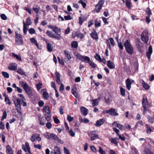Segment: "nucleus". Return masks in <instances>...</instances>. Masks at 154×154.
I'll use <instances>...</instances> for the list:
<instances>
[{
    "label": "nucleus",
    "mask_w": 154,
    "mask_h": 154,
    "mask_svg": "<svg viewBox=\"0 0 154 154\" xmlns=\"http://www.w3.org/2000/svg\"><path fill=\"white\" fill-rule=\"evenodd\" d=\"M71 46L72 48H77L78 46V43L76 41H74L72 42Z\"/></svg>",
    "instance_id": "c756f323"
},
{
    "label": "nucleus",
    "mask_w": 154,
    "mask_h": 154,
    "mask_svg": "<svg viewBox=\"0 0 154 154\" xmlns=\"http://www.w3.org/2000/svg\"><path fill=\"white\" fill-rule=\"evenodd\" d=\"M46 48L48 51L50 52L53 51V45L51 43H47Z\"/></svg>",
    "instance_id": "412c9836"
},
{
    "label": "nucleus",
    "mask_w": 154,
    "mask_h": 154,
    "mask_svg": "<svg viewBox=\"0 0 154 154\" xmlns=\"http://www.w3.org/2000/svg\"><path fill=\"white\" fill-rule=\"evenodd\" d=\"M105 120L104 118H102L96 121L95 125L96 127H100L103 125L105 123Z\"/></svg>",
    "instance_id": "f8f14e48"
},
{
    "label": "nucleus",
    "mask_w": 154,
    "mask_h": 154,
    "mask_svg": "<svg viewBox=\"0 0 154 154\" xmlns=\"http://www.w3.org/2000/svg\"><path fill=\"white\" fill-rule=\"evenodd\" d=\"M94 25L96 27H98L100 26H101V23L100 22L97 23V20H95Z\"/></svg>",
    "instance_id": "0e129e2a"
},
{
    "label": "nucleus",
    "mask_w": 154,
    "mask_h": 154,
    "mask_svg": "<svg viewBox=\"0 0 154 154\" xmlns=\"http://www.w3.org/2000/svg\"><path fill=\"white\" fill-rule=\"evenodd\" d=\"M90 35L91 38L97 40L98 39V34L94 28L93 29V32L90 34Z\"/></svg>",
    "instance_id": "9d476101"
},
{
    "label": "nucleus",
    "mask_w": 154,
    "mask_h": 154,
    "mask_svg": "<svg viewBox=\"0 0 154 154\" xmlns=\"http://www.w3.org/2000/svg\"><path fill=\"white\" fill-rule=\"evenodd\" d=\"M2 74L3 76L6 78H9V75L7 72H2Z\"/></svg>",
    "instance_id": "8fccbe9b"
},
{
    "label": "nucleus",
    "mask_w": 154,
    "mask_h": 154,
    "mask_svg": "<svg viewBox=\"0 0 154 154\" xmlns=\"http://www.w3.org/2000/svg\"><path fill=\"white\" fill-rule=\"evenodd\" d=\"M36 135H38V134L35 133L32 135L30 138V140L32 142H34L36 139Z\"/></svg>",
    "instance_id": "c9c22d12"
},
{
    "label": "nucleus",
    "mask_w": 154,
    "mask_h": 154,
    "mask_svg": "<svg viewBox=\"0 0 154 154\" xmlns=\"http://www.w3.org/2000/svg\"><path fill=\"white\" fill-rule=\"evenodd\" d=\"M15 41L17 45H21L23 44V39L22 35L18 33L17 32H15Z\"/></svg>",
    "instance_id": "39448f33"
},
{
    "label": "nucleus",
    "mask_w": 154,
    "mask_h": 154,
    "mask_svg": "<svg viewBox=\"0 0 154 154\" xmlns=\"http://www.w3.org/2000/svg\"><path fill=\"white\" fill-rule=\"evenodd\" d=\"M112 112H111V113H109V114L112 116H117L119 115L118 113L115 112V109L114 108H112Z\"/></svg>",
    "instance_id": "e433bc0d"
},
{
    "label": "nucleus",
    "mask_w": 154,
    "mask_h": 154,
    "mask_svg": "<svg viewBox=\"0 0 154 154\" xmlns=\"http://www.w3.org/2000/svg\"><path fill=\"white\" fill-rule=\"evenodd\" d=\"M12 100L16 107V109L17 112L20 114H21L20 99L19 98L17 99V97L16 96H13Z\"/></svg>",
    "instance_id": "7ed1b4c3"
},
{
    "label": "nucleus",
    "mask_w": 154,
    "mask_h": 154,
    "mask_svg": "<svg viewBox=\"0 0 154 154\" xmlns=\"http://www.w3.org/2000/svg\"><path fill=\"white\" fill-rule=\"evenodd\" d=\"M51 138L54 140H56L58 138V137L53 133H51Z\"/></svg>",
    "instance_id": "bf43d9fd"
},
{
    "label": "nucleus",
    "mask_w": 154,
    "mask_h": 154,
    "mask_svg": "<svg viewBox=\"0 0 154 154\" xmlns=\"http://www.w3.org/2000/svg\"><path fill=\"white\" fill-rule=\"evenodd\" d=\"M78 3L82 4L83 8H85L86 7V4L85 2H84L82 1L79 0V1Z\"/></svg>",
    "instance_id": "603ef678"
},
{
    "label": "nucleus",
    "mask_w": 154,
    "mask_h": 154,
    "mask_svg": "<svg viewBox=\"0 0 154 154\" xmlns=\"http://www.w3.org/2000/svg\"><path fill=\"white\" fill-rule=\"evenodd\" d=\"M125 5L128 9L130 10L131 9V0H126Z\"/></svg>",
    "instance_id": "a878e982"
},
{
    "label": "nucleus",
    "mask_w": 154,
    "mask_h": 154,
    "mask_svg": "<svg viewBox=\"0 0 154 154\" xmlns=\"http://www.w3.org/2000/svg\"><path fill=\"white\" fill-rule=\"evenodd\" d=\"M32 22L31 21V20L30 17L27 18L26 23H25V26H27L31 24Z\"/></svg>",
    "instance_id": "7c9ffc66"
},
{
    "label": "nucleus",
    "mask_w": 154,
    "mask_h": 154,
    "mask_svg": "<svg viewBox=\"0 0 154 154\" xmlns=\"http://www.w3.org/2000/svg\"><path fill=\"white\" fill-rule=\"evenodd\" d=\"M76 36L78 38H79L81 39L83 38L84 37V35L83 34L81 33H78L77 32L75 33Z\"/></svg>",
    "instance_id": "58836bf2"
},
{
    "label": "nucleus",
    "mask_w": 154,
    "mask_h": 154,
    "mask_svg": "<svg viewBox=\"0 0 154 154\" xmlns=\"http://www.w3.org/2000/svg\"><path fill=\"white\" fill-rule=\"evenodd\" d=\"M12 56L16 58V59L19 61L21 60V58L20 55H18L17 54H15L14 53H11Z\"/></svg>",
    "instance_id": "c85d7f7f"
},
{
    "label": "nucleus",
    "mask_w": 154,
    "mask_h": 154,
    "mask_svg": "<svg viewBox=\"0 0 154 154\" xmlns=\"http://www.w3.org/2000/svg\"><path fill=\"white\" fill-rule=\"evenodd\" d=\"M5 101L6 102V103L7 104H8L9 105H10L11 103V102L10 99H9L8 97H5Z\"/></svg>",
    "instance_id": "4d7b16f0"
},
{
    "label": "nucleus",
    "mask_w": 154,
    "mask_h": 154,
    "mask_svg": "<svg viewBox=\"0 0 154 154\" xmlns=\"http://www.w3.org/2000/svg\"><path fill=\"white\" fill-rule=\"evenodd\" d=\"M126 51L129 54H132L134 53V48L130 42V41L127 39L124 44Z\"/></svg>",
    "instance_id": "20e7f679"
},
{
    "label": "nucleus",
    "mask_w": 154,
    "mask_h": 154,
    "mask_svg": "<svg viewBox=\"0 0 154 154\" xmlns=\"http://www.w3.org/2000/svg\"><path fill=\"white\" fill-rule=\"evenodd\" d=\"M43 96L45 99H47L49 97V94L47 91L44 92L43 93Z\"/></svg>",
    "instance_id": "79ce46f5"
},
{
    "label": "nucleus",
    "mask_w": 154,
    "mask_h": 154,
    "mask_svg": "<svg viewBox=\"0 0 154 154\" xmlns=\"http://www.w3.org/2000/svg\"><path fill=\"white\" fill-rule=\"evenodd\" d=\"M119 88L121 95L123 97L125 96V90L121 86L119 87Z\"/></svg>",
    "instance_id": "cd10ccee"
},
{
    "label": "nucleus",
    "mask_w": 154,
    "mask_h": 154,
    "mask_svg": "<svg viewBox=\"0 0 154 154\" xmlns=\"http://www.w3.org/2000/svg\"><path fill=\"white\" fill-rule=\"evenodd\" d=\"M30 41L32 43L34 44L38 48H39V44L38 43L37 41L34 38H31Z\"/></svg>",
    "instance_id": "bb28decb"
},
{
    "label": "nucleus",
    "mask_w": 154,
    "mask_h": 154,
    "mask_svg": "<svg viewBox=\"0 0 154 154\" xmlns=\"http://www.w3.org/2000/svg\"><path fill=\"white\" fill-rule=\"evenodd\" d=\"M42 85V84L41 82H39L38 84H36V88L38 90H39L42 88L41 86Z\"/></svg>",
    "instance_id": "6e6d98bb"
},
{
    "label": "nucleus",
    "mask_w": 154,
    "mask_h": 154,
    "mask_svg": "<svg viewBox=\"0 0 154 154\" xmlns=\"http://www.w3.org/2000/svg\"><path fill=\"white\" fill-rule=\"evenodd\" d=\"M76 56L77 58L82 62L88 63L92 68H95L96 67V64L93 61H91L88 57L83 56L80 54H77Z\"/></svg>",
    "instance_id": "f03ea898"
},
{
    "label": "nucleus",
    "mask_w": 154,
    "mask_h": 154,
    "mask_svg": "<svg viewBox=\"0 0 154 154\" xmlns=\"http://www.w3.org/2000/svg\"><path fill=\"white\" fill-rule=\"evenodd\" d=\"M44 117L46 120L48 122L50 121L51 119V112L45 113L44 114Z\"/></svg>",
    "instance_id": "4be33fe9"
},
{
    "label": "nucleus",
    "mask_w": 154,
    "mask_h": 154,
    "mask_svg": "<svg viewBox=\"0 0 154 154\" xmlns=\"http://www.w3.org/2000/svg\"><path fill=\"white\" fill-rule=\"evenodd\" d=\"M145 12L148 16H150L152 15V13L151 12V10L148 7L146 8L145 10Z\"/></svg>",
    "instance_id": "2f4dec72"
},
{
    "label": "nucleus",
    "mask_w": 154,
    "mask_h": 154,
    "mask_svg": "<svg viewBox=\"0 0 154 154\" xmlns=\"http://www.w3.org/2000/svg\"><path fill=\"white\" fill-rule=\"evenodd\" d=\"M112 125L113 126H116L118 128L121 130L125 129V127L122 125L118 124L117 122H114Z\"/></svg>",
    "instance_id": "ddd939ff"
},
{
    "label": "nucleus",
    "mask_w": 154,
    "mask_h": 154,
    "mask_svg": "<svg viewBox=\"0 0 154 154\" xmlns=\"http://www.w3.org/2000/svg\"><path fill=\"white\" fill-rule=\"evenodd\" d=\"M142 44V43L140 42V39L138 38H137L136 42V45L137 47L141 46Z\"/></svg>",
    "instance_id": "72a5a7b5"
},
{
    "label": "nucleus",
    "mask_w": 154,
    "mask_h": 154,
    "mask_svg": "<svg viewBox=\"0 0 154 154\" xmlns=\"http://www.w3.org/2000/svg\"><path fill=\"white\" fill-rule=\"evenodd\" d=\"M94 58L97 60L100 61L101 60V57L99 54H96L94 56Z\"/></svg>",
    "instance_id": "5fc2aeb1"
},
{
    "label": "nucleus",
    "mask_w": 154,
    "mask_h": 154,
    "mask_svg": "<svg viewBox=\"0 0 154 154\" xmlns=\"http://www.w3.org/2000/svg\"><path fill=\"white\" fill-rule=\"evenodd\" d=\"M96 132L95 131H91L90 134L92 135L90 137L91 141H93L99 138V136L96 133Z\"/></svg>",
    "instance_id": "6e6552de"
},
{
    "label": "nucleus",
    "mask_w": 154,
    "mask_h": 154,
    "mask_svg": "<svg viewBox=\"0 0 154 154\" xmlns=\"http://www.w3.org/2000/svg\"><path fill=\"white\" fill-rule=\"evenodd\" d=\"M148 121L151 124H152L154 122V119H153V117H151L150 116H148Z\"/></svg>",
    "instance_id": "de8ad7c7"
},
{
    "label": "nucleus",
    "mask_w": 154,
    "mask_h": 154,
    "mask_svg": "<svg viewBox=\"0 0 154 154\" xmlns=\"http://www.w3.org/2000/svg\"><path fill=\"white\" fill-rule=\"evenodd\" d=\"M22 87L29 97L31 98L32 96V91L26 83H24L23 85H22Z\"/></svg>",
    "instance_id": "0eeeda50"
},
{
    "label": "nucleus",
    "mask_w": 154,
    "mask_h": 154,
    "mask_svg": "<svg viewBox=\"0 0 154 154\" xmlns=\"http://www.w3.org/2000/svg\"><path fill=\"white\" fill-rule=\"evenodd\" d=\"M81 112L83 116H86L88 114V110L84 106L80 107Z\"/></svg>",
    "instance_id": "4468645a"
},
{
    "label": "nucleus",
    "mask_w": 154,
    "mask_h": 154,
    "mask_svg": "<svg viewBox=\"0 0 154 154\" xmlns=\"http://www.w3.org/2000/svg\"><path fill=\"white\" fill-rule=\"evenodd\" d=\"M54 75L57 83L58 84H60L61 81L60 79L61 76L60 74L58 72H55Z\"/></svg>",
    "instance_id": "9b49d317"
},
{
    "label": "nucleus",
    "mask_w": 154,
    "mask_h": 154,
    "mask_svg": "<svg viewBox=\"0 0 154 154\" xmlns=\"http://www.w3.org/2000/svg\"><path fill=\"white\" fill-rule=\"evenodd\" d=\"M92 104L93 106H96L98 105V102L97 99H94L93 100Z\"/></svg>",
    "instance_id": "3c124183"
},
{
    "label": "nucleus",
    "mask_w": 154,
    "mask_h": 154,
    "mask_svg": "<svg viewBox=\"0 0 154 154\" xmlns=\"http://www.w3.org/2000/svg\"><path fill=\"white\" fill-rule=\"evenodd\" d=\"M6 152L7 154H13L12 149L9 145L6 146Z\"/></svg>",
    "instance_id": "6ab92c4d"
},
{
    "label": "nucleus",
    "mask_w": 154,
    "mask_h": 154,
    "mask_svg": "<svg viewBox=\"0 0 154 154\" xmlns=\"http://www.w3.org/2000/svg\"><path fill=\"white\" fill-rule=\"evenodd\" d=\"M96 7V8L95 10V11L97 13H98L100 12L102 7H101V6H97V5Z\"/></svg>",
    "instance_id": "c03bdc74"
},
{
    "label": "nucleus",
    "mask_w": 154,
    "mask_h": 154,
    "mask_svg": "<svg viewBox=\"0 0 154 154\" xmlns=\"http://www.w3.org/2000/svg\"><path fill=\"white\" fill-rule=\"evenodd\" d=\"M46 126L48 129H50L51 128L52 125L50 122H48L46 123Z\"/></svg>",
    "instance_id": "864d4df0"
},
{
    "label": "nucleus",
    "mask_w": 154,
    "mask_h": 154,
    "mask_svg": "<svg viewBox=\"0 0 154 154\" xmlns=\"http://www.w3.org/2000/svg\"><path fill=\"white\" fill-rule=\"evenodd\" d=\"M29 32L30 34H33L35 33V30L34 29L30 28L29 30Z\"/></svg>",
    "instance_id": "052dcab7"
},
{
    "label": "nucleus",
    "mask_w": 154,
    "mask_h": 154,
    "mask_svg": "<svg viewBox=\"0 0 154 154\" xmlns=\"http://www.w3.org/2000/svg\"><path fill=\"white\" fill-rule=\"evenodd\" d=\"M7 113L6 111H4L3 112V116L1 119V120L2 121L3 120L6 118Z\"/></svg>",
    "instance_id": "37998d69"
},
{
    "label": "nucleus",
    "mask_w": 154,
    "mask_h": 154,
    "mask_svg": "<svg viewBox=\"0 0 154 154\" xmlns=\"http://www.w3.org/2000/svg\"><path fill=\"white\" fill-rule=\"evenodd\" d=\"M98 151L101 154H106L105 151L103 150V149L100 146L99 147Z\"/></svg>",
    "instance_id": "13d9d810"
},
{
    "label": "nucleus",
    "mask_w": 154,
    "mask_h": 154,
    "mask_svg": "<svg viewBox=\"0 0 154 154\" xmlns=\"http://www.w3.org/2000/svg\"><path fill=\"white\" fill-rule=\"evenodd\" d=\"M106 65L110 69H112L115 68V64L110 60L107 61Z\"/></svg>",
    "instance_id": "aec40b11"
},
{
    "label": "nucleus",
    "mask_w": 154,
    "mask_h": 154,
    "mask_svg": "<svg viewBox=\"0 0 154 154\" xmlns=\"http://www.w3.org/2000/svg\"><path fill=\"white\" fill-rule=\"evenodd\" d=\"M67 119L69 122H72L73 119V118L71 117L69 115H68L67 116Z\"/></svg>",
    "instance_id": "680f3d73"
},
{
    "label": "nucleus",
    "mask_w": 154,
    "mask_h": 154,
    "mask_svg": "<svg viewBox=\"0 0 154 154\" xmlns=\"http://www.w3.org/2000/svg\"><path fill=\"white\" fill-rule=\"evenodd\" d=\"M43 111V112H45V113H50L51 112V110L50 107L48 106H43L42 109Z\"/></svg>",
    "instance_id": "5701e85b"
},
{
    "label": "nucleus",
    "mask_w": 154,
    "mask_h": 154,
    "mask_svg": "<svg viewBox=\"0 0 154 154\" xmlns=\"http://www.w3.org/2000/svg\"><path fill=\"white\" fill-rule=\"evenodd\" d=\"M5 129V125L2 121L0 122V129L4 130Z\"/></svg>",
    "instance_id": "e2e57ef3"
},
{
    "label": "nucleus",
    "mask_w": 154,
    "mask_h": 154,
    "mask_svg": "<svg viewBox=\"0 0 154 154\" xmlns=\"http://www.w3.org/2000/svg\"><path fill=\"white\" fill-rule=\"evenodd\" d=\"M69 133L71 136L74 137L75 135V133L72 129H70L69 131Z\"/></svg>",
    "instance_id": "774afa93"
},
{
    "label": "nucleus",
    "mask_w": 154,
    "mask_h": 154,
    "mask_svg": "<svg viewBox=\"0 0 154 154\" xmlns=\"http://www.w3.org/2000/svg\"><path fill=\"white\" fill-rule=\"evenodd\" d=\"M119 140V138H111L110 141L111 143L114 144L116 146H118V142L117 140Z\"/></svg>",
    "instance_id": "b1692460"
},
{
    "label": "nucleus",
    "mask_w": 154,
    "mask_h": 154,
    "mask_svg": "<svg viewBox=\"0 0 154 154\" xmlns=\"http://www.w3.org/2000/svg\"><path fill=\"white\" fill-rule=\"evenodd\" d=\"M149 103L146 97H143L142 100V105L143 107H148Z\"/></svg>",
    "instance_id": "f3484780"
},
{
    "label": "nucleus",
    "mask_w": 154,
    "mask_h": 154,
    "mask_svg": "<svg viewBox=\"0 0 154 154\" xmlns=\"http://www.w3.org/2000/svg\"><path fill=\"white\" fill-rule=\"evenodd\" d=\"M17 68V64L16 63H12L10 65L8 66V69L11 71H16Z\"/></svg>",
    "instance_id": "2eb2a0df"
},
{
    "label": "nucleus",
    "mask_w": 154,
    "mask_h": 154,
    "mask_svg": "<svg viewBox=\"0 0 154 154\" xmlns=\"http://www.w3.org/2000/svg\"><path fill=\"white\" fill-rule=\"evenodd\" d=\"M23 33L25 34H26L27 32V26H25V23L24 21L23 22Z\"/></svg>",
    "instance_id": "ea45409f"
},
{
    "label": "nucleus",
    "mask_w": 154,
    "mask_h": 154,
    "mask_svg": "<svg viewBox=\"0 0 154 154\" xmlns=\"http://www.w3.org/2000/svg\"><path fill=\"white\" fill-rule=\"evenodd\" d=\"M104 99L106 103L108 104H109L110 103L111 101L110 100V98L109 97H108L107 98H106V97H105Z\"/></svg>",
    "instance_id": "69168bd1"
},
{
    "label": "nucleus",
    "mask_w": 154,
    "mask_h": 154,
    "mask_svg": "<svg viewBox=\"0 0 154 154\" xmlns=\"http://www.w3.org/2000/svg\"><path fill=\"white\" fill-rule=\"evenodd\" d=\"M142 81V85L143 88L146 90L149 89L150 88V86L147 83H146L143 80Z\"/></svg>",
    "instance_id": "473e14b6"
},
{
    "label": "nucleus",
    "mask_w": 154,
    "mask_h": 154,
    "mask_svg": "<svg viewBox=\"0 0 154 154\" xmlns=\"http://www.w3.org/2000/svg\"><path fill=\"white\" fill-rule=\"evenodd\" d=\"M64 18L65 20H70L72 19L71 16L70 15H69L67 16H64Z\"/></svg>",
    "instance_id": "338daca9"
},
{
    "label": "nucleus",
    "mask_w": 154,
    "mask_h": 154,
    "mask_svg": "<svg viewBox=\"0 0 154 154\" xmlns=\"http://www.w3.org/2000/svg\"><path fill=\"white\" fill-rule=\"evenodd\" d=\"M104 0H100L98 2V3L97 5V6H101V7H102L104 4Z\"/></svg>",
    "instance_id": "09e8293b"
},
{
    "label": "nucleus",
    "mask_w": 154,
    "mask_h": 154,
    "mask_svg": "<svg viewBox=\"0 0 154 154\" xmlns=\"http://www.w3.org/2000/svg\"><path fill=\"white\" fill-rule=\"evenodd\" d=\"M146 131L147 134H151V132L152 131V130L150 127L147 124H146Z\"/></svg>",
    "instance_id": "4c0bfd02"
},
{
    "label": "nucleus",
    "mask_w": 154,
    "mask_h": 154,
    "mask_svg": "<svg viewBox=\"0 0 154 154\" xmlns=\"http://www.w3.org/2000/svg\"><path fill=\"white\" fill-rule=\"evenodd\" d=\"M16 72L21 75H25V72L21 68L19 69Z\"/></svg>",
    "instance_id": "f704fd0d"
},
{
    "label": "nucleus",
    "mask_w": 154,
    "mask_h": 154,
    "mask_svg": "<svg viewBox=\"0 0 154 154\" xmlns=\"http://www.w3.org/2000/svg\"><path fill=\"white\" fill-rule=\"evenodd\" d=\"M133 66L134 69H135L137 71H138L139 66L138 63L137 62H134L133 64Z\"/></svg>",
    "instance_id": "49530a36"
},
{
    "label": "nucleus",
    "mask_w": 154,
    "mask_h": 154,
    "mask_svg": "<svg viewBox=\"0 0 154 154\" xmlns=\"http://www.w3.org/2000/svg\"><path fill=\"white\" fill-rule=\"evenodd\" d=\"M48 27L51 29L55 34L52 32L47 30L46 33L49 38H54L58 40H60L62 38L60 35L61 29L60 28L54 26H48Z\"/></svg>",
    "instance_id": "f257e3e1"
},
{
    "label": "nucleus",
    "mask_w": 154,
    "mask_h": 154,
    "mask_svg": "<svg viewBox=\"0 0 154 154\" xmlns=\"http://www.w3.org/2000/svg\"><path fill=\"white\" fill-rule=\"evenodd\" d=\"M65 56L66 57L65 58L64 60L66 61H68L70 60L72 57V54H70L69 51L65 50L64 51Z\"/></svg>",
    "instance_id": "1a4fd4ad"
},
{
    "label": "nucleus",
    "mask_w": 154,
    "mask_h": 154,
    "mask_svg": "<svg viewBox=\"0 0 154 154\" xmlns=\"http://www.w3.org/2000/svg\"><path fill=\"white\" fill-rule=\"evenodd\" d=\"M79 120L80 122L85 123H87L89 122V120L86 118H84V119L82 118L80 119Z\"/></svg>",
    "instance_id": "a19ab883"
},
{
    "label": "nucleus",
    "mask_w": 154,
    "mask_h": 154,
    "mask_svg": "<svg viewBox=\"0 0 154 154\" xmlns=\"http://www.w3.org/2000/svg\"><path fill=\"white\" fill-rule=\"evenodd\" d=\"M54 154H61L60 149L58 146H55L54 150Z\"/></svg>",
    "instance_id": "393cba45"
},
{
    "label": "nucleus",
    "mask_w": 154,
    "mask_h": 154,
    "mask_svg": "<svg viewBox=\"0 0 154 154\" xmlns=\"http://www.w3.org/2000/svg\"><path fill=\"white\" fill-rule=\"evenodd\" d=\"M71 92L72 93L76 98H77L78 97V93L73 89L72 90Z\"/></svg>",
    "instance_id": "a18cd8bd"
},
{
    "label": "nucleus",
    "mask_w": 154,
    "mask_h": 154,
    "mask_svg": "<svg viewBox=\"0 0 154 154\" xmlns=\"http://www.w3.org/2000/svg\"><path fill=\"white\" fill-rule=\"evenodd\" d=\"M125 83L126 84V87L128 90H129L131 88V81L130 79L129 78L127 79L125 81Z\"/></svg>",
    "instance_id": "a211bd4d"
},
{
    "label": "nucleus",
    "mask_w": 154,
    "mask_h": 154,
    "mask_svg": "<svg viewBox=\"0 0 154 154\" xmlns=\"http://www.w3.org/2000/svg\"><path fill=\"white\" fill-rule=\"evenodd\" d=\"M148 32L147 30H144L141 35V39L144 43L147 44L149 39Z\"/></svg>",
    "instance_id": "423d86ee"
},
{
    "label": "nucleus",
    "mask_w": 154,
    "mask_h": 154,
    "mask_svg": "<svg viewBox=\"0 0 154 154\" xmlns=\"http://www.w3.org/2000/svg\"><path fill=\"white\" fill-rule=\"evenodd\" d=\"M38 122L39 124L41 125H44L46 122L45 120L44 119L43 117H41L40 115H38Z\"/></svg>",
    "instance_id": "dca6fc26"
}]
</instances>
